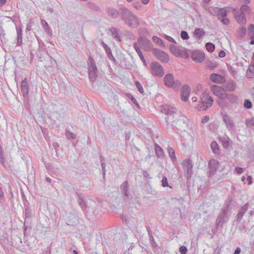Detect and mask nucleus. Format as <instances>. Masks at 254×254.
Instances as JSON below:
<instances>
[{
    "mask_svg": "<svg viewBox=\"0 0 254 254\" xmlns=\"http://www.w3.org/2000/svg\"><path fill=\"white\" fill-rule=\"evenodd\" d=\"M232 201L227 200L221 209L216 220V226L217 228L222 227L223 224L228 220L229 212L232 209Z\"/></svg>",
    "mask_w": 254,
    "mask_h": 254,
    "instance_id": "obj_1",
    "label": "nucleus"
},
{
    "mask_svg": "<svg viewBox=\"0 0 254 254\" xmlns=\"http://www.w3.org/2000/svg\"><path fill=\"white\" fill-rule=\"evenodd\" d=\"M121 15L124 22L131 28L137 27L139 22L137 16L126 7L121 8Z\"/></svg>",
    "mask_w": 254,
    "mask_h": 254,
    "instance_id": "obj_2",
    "label": "nucleus"
},
{
    "mask_svg": "<svg viewBox=\"0 0 254 254\" xmlns=\"http://www.w3.org/2000/svg\"><path fill=\"white\" fill-rule=\"evenodd\" d=\"M200 99V103L196 107L199 111H204L210 108L214 101L213 98L206 92L201 94Z\"/></svg>",
    "mask_w": 254,
    "mask_h": 254,
    "instance_id": "obj_3",
    "label": "nucleus"
},
{
    "mask_svg": "<svg viewBox=\"0 0 254 254\" xmlns=\"http://www.w3.org/2000/svg\"><path fill=\"white\" fill-rule=\"evenodd\" d=\"M87 64L88 66L89 79L93 82L96 80L97 77L98 70L94 60L92 57L90 56L89 57V62Z\"/></svg>",
    "mask_w": 254,
    "mask_h": 254,
    "instance_id": "obj_4",
    "label": "nucleus"
},
{
    "mask_svg": "<svg viewBox=\"0 0 254 254\" xmlns=\"http://www.w3.org/2000/svg\"><path fill=\"white\" fill-rule=\"evenodd\" d=\"M211 92L220 99L225 100L228 97V94L222 87L218 85H212L211 86Z\"/></svg>",
    "mask_w": 254,
    "mask_h": 254,
    "instance_id": "obj_5",
    "label": "nucleus"
},
{
    "mask_svg": "<svg viewBox=\"0 0 254 254\" xmlns=\"http://www.w3.org/2000/svg\"><path fill=\"white\" fill-rule=\"evenodd\" d=\"M150 70L153 76L161 77L164 73L163 67L157 62H152L151 64Z\"/></svg>",
    "mask_w": 254,
    "mask_h": 254,
    "instance_id": "obj_6",
    "label": "nucleus"
},
{
    "mask_svg": "<svg viewBox=\"0 0 254 254\" xmlns=\"http://www.w3.org/2000/svg\"><path fill=\"white\" fill-rule=\"evenodd\" d=\"M165 85L168 87H174L181 85V83L179 80L175 81L174 76L172 73L167 74L164 78Z\"/></svg>",
    "mask_w": 254,
    "mask_h": 254,
    "instance_id": "obj_7",
    "label": "nucleus"
},
{
    "mask_svg": "<svg viewBox=\"0 0 254 254\" xmlns=\"http://www.w3.org/2000/svg\"><path fill=\"white\" fill-rule=\"evenodd\" d=\"M170 49L172 53L176 56L188 59L189 57V51L187 49L181 50L174 46H171Z\"/></svg>",
    "mask_w": 254,
    "mask_h": 254,
    "instance_id": "obj_8",
    "label": "nucleus"
},
{
    "mask_svg": "<svg viewBox=\"0 0 254 254\" xmlns=\"http://www.w3.org/2000/svg\"><path fill=\"white\" fill-rule=\"evenodd\" d=\"M184 171L185 172V175L188 179L190 178L192 175V167L193 164L190 160H186L183 161L182 164Z\"/></svg>",
    "mask_w": 254,
    "mask_h": 254,
    "instance_id": "obj_9",
    "label": "nucleus"
},
{
    "mask_svg": "<svg viewBox=\"0 0 254 254\" xmlns=\"http://www.w3.org/2000/svg\"><path fill=\"white\" fill-rule=\"evenodd\" d=\"M138 44L139 47L146 51H149L152 47L151 42L144 37H140L138 39Z\"/></svg>",
    "mask_w": 254,
    "mask_h": 254,
    "instance_id": "obj_10",
    "label": "nucleus"
},
{
    "mask_svg": "<svg viewBox=\"0 0 254 254\" xmlns=\"http://www.w3.org/2000/svg\"><path fill=\"white\" fill-rule=\"evenodd\" d=\"M153 52L155 56L161 62L163 63H168L169 62V56L164 52L158 49H154Z\"/></svg>",
    "mask_w": 254,
    "mask_h": 254,
    "instance_id": "obj_11",
    "label": "nucleus"
},
{
    "mask_svg": "<svg viewBox=\"0 0 254 254\" xmlns=\"http://www.w3.org/2000/svg\"><path fill=\"white\" fill-rule=\"evenodd\" d=\"M222 118L227 128L229 131H233L235 127L232 118L227 114H222Z\"/></svg>",
    "mask_w": 254,
    "mask_h": 254,
    "instance_id": "obj_12",
    "label": "nucleus"
},
{
    "mask_svg": "<svg viewBox=\"0 0 254 254\" xmlns=\"http://www.w3.org/2000/svg\"><path fill=\"white\" fill-rule=\"evenodd\" d=\"M204 54L199 51H194L191 54L192 59L197 63L202 62L204 60Z\"/></svg>",
    "mask_w": 254,
    "mask_h": 254,
    "instance_id": "obj_13",
    "label": "nucleus"
},
{
    "mask_svg": "<svg viewBox=\"0 0 254 254\" xmlns=\"http://www.w3.org/2000/svg\"><path fill=\"white\" fill-rule=\"evenodd\" d=\"M176 111L175 107L168 105H164L161 107V112L167 115H172L176 112Z\"/></svg>",
    "mask_w": 254,
    "mask_h": 254,
    "instance_id": "obj_14",
    "label": "nucleus"
},
{
    "mask_svg": "<svg viewBox=\"0 0 254 254\" xmlns=\"http://www.w3.org/2000/svg\"><path fill=\"white\" fill-rule=\"evenodd\" d=\"M209 166V173L210 175H213L216 172L218 167V162L215 159L210 160L208 163Z\"/></svg>",
    "mask_w": 254,
    "mask_h": 254,
    "instance_id": "obj_15",
    "label": "nucleus"
},
{
    "mask_svg": "<svg viewBox=\"0 0 254 254\" xmlns=\"http://www.w3.org/2000/svg\"><path fill=\"white\" fill-rule=\"evenodd\" d=\"M210 79L211 81L218 84L222 83L225 81V78L223 76L216 73L211 74Z\"/></svg>",
    "mask_w": 254,
    "mask_h": 254,
    "instance_id": "obj_16",
    "label": "nucleus"
},
{
    "mask_svg": "<svg viewBox=\"0 0 254 254\" xmlns=\"http://www.w3.org/2000/svg\"><path fill=\"white\" fill-rule=\"evenodd\" d=\"M235 11L234 17L237 22L240 24L243 25L246 23L247 19L245 14L240 13L236 11V9H234Z\"/></svg>",
    "mask_w": 254,
    "mask_h": 254,
    "instance_id": "obj_17",
    "label": "nucleus"
},
{
    "mask_svg": "<svg viewBox=\"0 0 254 254\" xmlns=\"http://www.w3.org/2000/svg\"><path fill=\"white\" fill-rule=\"evenodd\" d=\"M78 223V216L75 213H70L67 217V224L74 225Z\"/></svg>",
    "mask_w": 254,
    "mask_h": 254,
    "instance_id": "obj_18",
    "label": "nucleus"
},
{
    "mask_svg": "<svg viewBox=\"0 0 254 254\" xmlns=\"http://www.w3.org/2000/svg\"><path fill=\"white\" fill-rule=\"evenodd\" d=\"M190 93V88L188 86L184 85L181 90V99L183 101L186 102L188 100Z\"/></svg>",
    "mask_w": 254,
    "mask_h": 254,
    "instance_id": "obj_19",
    "label": "nucleus"
},
{
    "mask_svg": "<svg viewBox=\"0 0 254 254\" xmlns=\"http://www.w3.org/2000/svg\"><path fill=\"white\" fill-rule=\"evenodd\" d=\"M111 33V36L115 40L120 42L121 41V36L119 34V30L115 27H111L109 29Z\"/></svg>",
    "mask_w": 254,
    "mask_h": 254,
    "instance_id": "obj_20",
    "label": "nucleus"
},
{
    "mask_svg": "<svg viewBox=\"0 0 254 254\" xmlns=\"http://www.w3.org/2000/svg\"><path fill=\"white\" fill-rule=\"evenodd\" d=\"M248 209V204L246 203L241 207L237 215V221L240 222L242 220L243 216L246 213Z\"/></svg>",
    "mask_w": 254,
    "mask_h": 254,
    "instance_id": "obj_21",
    "label": "nucleus"
},
{
    "mask_svg": "<svg viewBox=\"0 0 254 254\" xmlns=\"http://www.w3.org/2000/svg\"><path fill=\"white\" fill-rule=\"evenodd\" d=\"M17 32V42L16 45L19 46L21 45L22 42V30L21 26L16 27Z\"/></svg>",
    "mask_w": 254,
    "mask_h": 254,
    "instance_id": "obj_22",
    "label": "nucleus"
},
{
    "mask_svg": "<svg viewBox=\"0 0 254 254\" xmlns=\"http://www.w3.org/2000/svg\"><path fill=\"white\" fill-rule=\"evenodd\" d=\"M21 90L23 96H26L27 95L29 92V88L28 84L26 79L23 80L21 82Z\"/></svg>",
    "mask_w": 254,
    "mask_h": 254,
    "instance_id": "obj_23",
    "label": "nucleus"
},
{
    "mask_svg": "<svg viewBox=\"0 0 254 254\" xmlns=\"http://www.w3.org/2000/svg\"><path fill=\"white\" fill-rule=\"evenodd\" d=\"M106 12L108 15L113 18H117L119 15V12L118 10L114 8L108 7L106 9Z\"/></svg>",
    "mask_w": 254,
    "mask_h": 254,
    "instance_id": "obj_24",
    "label": "nucleus"
},
{
    "mask_svg": "<svg viewBox=\"0 0 254 254\" xmlns=\"http://www.w3.org/2000/svg\"><path fill=\"white\" fill-rule=\"evenodd\" d=\"M225 87L228 91H233L236 89V85L234 81H231L225 84Z\"/></svg>",
    "mask_w": 254,
    "mask_h": 254,
    "instance_id": "obj_25",
    "label": "nucleus"
},
{
    "mask_svg": "<svg viewBox=\"0 0 254 254\" xmlns=\"http://www.w3.org/2000/svg\"><path fill=\"white\" fill-rule=\"evenodd\" d=\"M194 35L197 39H200L202 37L204 36L205 33L204 30L202 28H196L195 29Z\"/></svg>",
    "mask_w": 254,
    "mask_h": 254,
    "instance_id": "obj_26",
    "label": "nucleus"
},
{
    "mask_svg": "<svg viewBox=\"0 0 254 254\" xmlns=\"http://www.w3.org/2000/svg\"><path fill=\"white\" fill-rule=\"evenodd\" d=\"M121 191L126 197H128V183L127 181H125L121 186Z\"/></svg>",
    "mask_w": 254,
    "mask_h": 254,
    "instance_id": "obj_27",
    "label": "nucleus"
},
{
    "mask_svg": "<svg viewBox=\"0 0 254 254\" xmlns=\"http://www.w3.org/2000/svg\"><path fill=\"white\" fill-rule=\"evenodd\" d=\"M211 149L212 152L215 154H219L220 152L219 148L217 143L213 141L211 142L210 144Z\"/></svg>",
    "mask_w": 254,
    "mask_h": 254,
    "instance_id": "obj_28",
    "label": "nucleus"
},
{
    "mask_svg": "<svg viewBox=\"0 0 254 254\" xmlns=\"http://www.w3.org/2000/svg\"><path fill=\"white\" fill-rule=\"evenodd\" d=\"M167 151L172 161L173 162L176 161V157L174 150L171 147L168 146Z\"/></svg>",
    "mask_w": 254,
    "mask_h": 254,
    "instance_id": "obj_29",
    "label": "nucleus"
},
{
    "mask_svg": "<svg viewBox=\"0 0 254 254\" xmlns=\"http://www.w3.org/2000/svg\"><path fill=\"white\" fill-rule=\"evenodd\" d=\"M227 11L224 8H219V10H218L216 16L218 17V19L220 20L221 18L223 17V16H227Z\"/></svg>",
    "mask_w": 254,
    "mask_h": 254,
    "instance_id": "obj_30",
    "label": "nucleus"
},
{
    "mask_svg": "<svg viewBox=\"0 0 254 254\" xmlns=\"http://www.w3.org/2000/svg\"><path fill=\"white\" fill-rule=\"evenodd\" d=\"M155 151L156 155L158 157H161L163 156L164 151H163L162 148L157 144L155 145Z\"/></svg>",
    "mask_w": 254,
    "mask_h": 254,
    "instance_id": "obj_31",
    "label": "nucleus"
},
{
    "mask_svg": "<svg viewBox=\"0 0 254 254\" xmlns=\"http://www.w3.org/2000/svg\"><path fill=\"white\" fill-rule=\"evenodd\" d=\"M78 203H79L80 207H81L82 210L84 211L85 214L86 215V204L85 203V201H84V200L83 198L79 197L78 198Z\"/></svg>",
    "mask_w": 254,
    "mask_h": 254,
    "instance_id": "obj_32",
    "label": "nucleus"
},
{
    "mask_svg": "<svg viewBox=\"0 0 254 254\" xmlns=\"http://www.w3.org/2000/svg\"><path fill=\"white\" fill-rule=\"evenodd\" d=\"M246 125L247 127L251 129H254V118L248 119L246 121Z\"/></svg>",
    "mask_w": 254,
    "mask_h": 254,
    "instance_id": "obj_33",
    "label": "nucleus"
},
{
    "mask_svg": "<svg viewBox=\"0 0 254 254\" xmlns=\"http://www.w3.org/2000/svg\"><path fill=\"white\" fill-rule=\"evenodd\" d=\"M251 11V8L247 5H243L241 7V13L245 14Z\"/></svg>",
    "mask_w": 254,
    "mask_h": 254,
    "instance_id": "obj_34",
    "label": "nucleus"
},
{
    "mask_svg": "<svg viewBox=\"0 0 254 254\" xmlns=\"http://www.w3.org/2000/svg\"><path fill=\"white\" fill-rule=\"evenodd\" d=\"M100 162H101V165L102 169V173L103 177H105L106 174V165L105 163V159L103 156L100 157Z\"/></svg>",
    "mask_w": 254,
    "mask_h": 254,
    "instance_id": "obj_35",
    "label": "nucleus"
},
{
    "mask_svg": "<svg viewBox=\"0 0 254 254\" xmlns=\"http://www.w3.org/2000/svg\"><path fill=\"white\" fill-rule=\"evenodd\" d=\"M218 10H219V8L217 7H210L208 8L209 13L214 16H216Z\"/></svg>",
    "mask_w": 254,
    "mask_h": 254,
    "instance_id": "obj_36",
    "label": "nucleus"
},
{
    "mask_svg": "<svg viewBox=\"0 0 254 254\" xmlns=\"http://www.w3.org/2000/svg\"><path fill=\"white\" fill-rule=\"evenodd\" d=\"M205 47L207 51L209 52H212L215 49L214 45L211 43H207L205 45Z\"/></svg>",
    "mask_w": 254,
    "mask_h": 254,
    "instance_id": "obj_37",
    "label": "nucleus"
},
{
    "mask_svg": "<svg viewBox=\"0 0 254 254\" xmlns=\"http://www.w3.org/2000/svg\"><path fill=\"white\" fill-rule=\"evenodd\" d=\"M45 32L50 36L52 37V31L50 27H49L48 24H45V26L43 27Z\"/></svg>",
    "mask_w": 254,
    "mask_h": 254,
    "instance_id": "obj_38",
    "label": "nucleus"
},
{
    "mask_svg": "<svg viewBox=\"0 0 254 254\" xmlns=\"http://www.w3.org/2000/svg\"><path fill=\"white\" fill-rule=\"evenodd\" d=\"M152 40L154 42L159 46L162 45L164 43L163 40L155 36L152 37Z\"/></svg>",
    "mask_w": 254,
    "mask_h": 254,
    "instance_id": "obj_39",
    "label": "nucleus"
},
{
    "mask_svg": "<svg viewBox=\"0 0 254 254\" xmlns=\"http://www.w3.org/2000/svg\"><path fill=\"white\" fill-rule=\"evenodd\" d=\"M32 212L31 210L28 207L25 208L24 215L25 218L30 217L32 216Z\"/></svg>",
    "mask_w": 254,
    "mask_h": 254,
    "instance_id": "obj_40",
    "label": "nucleus"
},
{
    "mask_svg": "<svg viewBox=\"0 0 254 254\" xmlns=\"http://www.w3.org/2000/svg\"><path fill=\"white\" fill-rule=\"evenodd\" d=\"M227 69L230 74L232 75L233 77H236L237 75V71L234 69V68L230 65H227Z\"/></svg>",
    "mask_w": 254,
    "mask_h": 254,
    "instance_id": "obj_41",
    "label": "nucleus"
},
{
    "mask_svg": "<svg viewBox=\"0 0 254 254\" xmlns=\"http://www.w3.org/2000/svg\"><path fill=\"white\" fill-rule=\"evenodd\" d=\"M244 106L246 109H251L252 107V103L250 100L247 99L244 102Z\"/></svg>",
    "mask_w": 254,
    "mask_h": 254,
    "instance_id": "obj_42",
    "label": "nucleus"
},
{
    "mask_svg": "<svg viewBox=\"0 0 254 254\" xmlns=\"http://www.w3.org/2000/svg\"><path fill=\"white\" fill-rule=\"evenodd\" d=\"M65 134L68 139H75L76 137V135L69 131H66Z\"/></svg>",
    "mask_w": 254,
    "mask_h": 254,
    "instance_id": "obj_43",
    "label": "nucleus"
},
{
    "mask_svg": "<svg viewBox=\"0 0 254 254\" xmlns=\"http://www.w3.org/2000/svg\"><path fill=\"white\" fill-rule=\"evenodd\" d=\"M231 102H235L237 100V97L234 94H228V97L227 98Z\"/></svg>",
    "mask_w": 254,
    "mask_h": 254,
    "instance_id": "obj_44",
    "label": "nucleus"
},
{
    "mask_svg": "<svg viewBox=\"0 0 254 254\" xmlns=\"http://www.w3.org/2000/svg\"><path fill=\"white\" fill-rule=\"evenodd\" d=\"M181 37L183 40H188L189 39V36L188 33L185 31H182L181 33Z\"/></svg>",
    "mask_w": 254,
    "mask_h": 254,
    "instance_id": "obj_45",
    "label": "nucleus"
},
{
    "mask_svg": "<svg viewBox=\"0 0 254 254\" xmlns=\"http://www.w3.org/2000/svg\"><path fill=\"white\" fill-rule=\"evenodd\" d=\"M228 137H221V140L223 143V145L224 147H227L229 145V141H228Z\"/></svg>",
    "mask_w": 254,
    "mask_h": 254,
    "instance_id": "obj_46",
    "label": "nucleus"
},
{
    "mask_svg": "<svg viewBox=\"0 0 254 254\" xmlns=\"http://www.w3.org/2000/svg\"><path fill=\"white\" fill-rule=\"evenodd\" d=\"M0 162L5 168H6V166L4 164V159L2 154L1 148H0Z\"/></svg>",
    "mask_w": 254,
    "mask_h": 254,
    "instance_id": "obj_47",
    "label": "nucleus"
},
{
    "mask_svg": "<svg viewBox=\"0 0 254 254\" xmlns=\"http://www.w3.org/2000/svg\"><path fill=\"white\" fill-rule=\"evenodd\" d=\"M220 20L224 24L228 25L230 23L229 19L227 17V16H223V17L221 18Z\"/></svg>",
    "mask_w": 254,
    "mask_h": 254,
    "instance_id": "obj_48",
    "label": "nucleus"
},
{
    "mask_svg": "<svg viewBox=\"0 0 254 254\" xmlns=\"http://www.w3.org/2000/svg\"><path fill=\"white\" fill-rule=\"evenodd\" d=\"M162 186L163 187H170L169 186V184L168 183V180H167V178L166 177H163V178H162Z\"/></svg>",
    "mask_w": 254,
    "mask_h": 254,
    "instance_id": "obj_49",
    "label": "nucleus"
},
{
    "mask_svg": "<svg viewBox=\"0 0 254 254\" xmlns=\"http://www.w3.org/2000/svg\"><path fill=\"white\" fill-rule=\"evenodd\" d=\"M135 85L140 93H143L144 92L143 88L141 84L138 81L135 82Z\"/></svg>",
    "mask_w": 254,
    "mask_h": 254,
    "instance_id": "obj_50",
    "label": "nucleus"
},
{
    "mask_svg": "<svg viewBox=\"0 0 254 254\" xmlns=\"http://www.w3.org/2000/svg\"><path fill=\"white\" fill-rule=\"evenodd\" d=\"M137 54L138 55L140 60L142 61V62H143V64L145 65V66H146L147 65V64L146 63V61H145V59L143 57V56L141 53V51L137 53Z\"/></svg>",
    "mask_w": 254,
    "mask_h": 254,
    "instance_id": "obj_51",
    "label": "nucleus"
},
{
    "mask_svg": "<svg viewBox=\"0 0 254 254\" xmlns=\"http://www.w3.org/2000/svg\"><path fill=\"white\" fill-rule=\"evenodd\" d=\"M248 31L252 35H254V24H251L248 28Z\"/></svg>",
    "mask_w": 254,
    "mask_h": 254,
    "instance_id": "obj_52",
    "label": "nucleus"
},
{
    "mask_svg": "<svg viewBox=\"0 0 254 254\" xmlns=\"http://www.w3.org/2000/svg\"><path fill=\"white\" fill-rule=\"evenodd\" d=\"M188 249L185 246H181L180 248V252L181 254H186Z\"/></svg>",
    "mask_w": 254,
    "mask_h": 254,
    "instance_id": "obj_53",
    "label": "nucleus"
},
{
    "mask_svg": "<svg viewBox=\"0 0 254 254\" xmlns=\"http://www.w3.org/2000/svg\"><path fill=\"white\" fill-rule=\"evenodd\" d=\"M209 120V117L208 116H205L201 119V123L202 124H205L207 123Z\"/></svg>",
    "mask_w": 254,
    "mask_h": 254,
    "instance_id": "obj_54",
    "label": "nucleus"
},
{
    "mask_svg": "<svg viewBox=\"0 0 254 254\" xmlns=\"http://www.w3.org/2000/svg\"><path fill=\"white\" fill-rule=\"evenodd\" d=\"M165 37L168 41L173 43H176L175 40L172 37L165 35Z\"/></svg>",
    "mask_w": 254,
    "mask_h": 254,
    "instance_id": "obj_55",
    "label": "nucleus"
},
{
    "mask_svg": "<svg viewBox=\"0 0 254 254\" xmlns=\"http://www.w3.org/2000/svg\"><path fill=\"white\" fill-rule=\"evenodd\" d=\"M235 170V171L239 174H241L243 172V169L239 167H236Z\"/></svg>",
    "mask_w": 254,
    "mask_h": 254,
    "instance_id": "obj_56",
    "label": "nucleus"
},
{
    "mask_svg": "<svg viewBox=\"0 0 254 254\" xmlns=\"http://www.w3.org/2000/svg\"><path fill=\"white\" fill-rule=\"evenodd\" d=\"M139 47V45L138 44V42L137 43H135L133 44V47H134V49L135 50L136 52H137V53L138 52L141 51Z\"/></svg>",
    "mask_w": 254,
    "mask_h": 254,
    "instance_id": "obj_57",
    "label": "nucleus"
},
{
    "mask_svg": "<svg viewBox=\"0 0 254 254\" xmlns=\"http://www.w3.org/2000/svg\"><path fill=\"white\" fill-rule=\"evenodd\" d=\"M149 241L153 247H156L157 246V244L155 242L153 237L152 239L151 238V237H149Z\"/></svg>",
    "mask_w": 254,
    "mask_h": 254,
    "instance_id": "obj_58",
    "label": "nucleus"
},
{
    "mask_svg": "<svg viewBox=\"0 0 254 254\" xmlns=\"http://www.w3.org/2000/svg\"><path fill=\"white\" fill-rule=\"evenodd\" d=\"M146 230H147V231L148 232V235H149V237H151V238L152 239H153V235H152V232H151V230L150 228L149 227H146Z\"/></svg>",
    "mask_w": 254,
    "mask_h": 254,
    "instance_id": "obj_59",
    "label": "nucleus"
},
{
    "mask_svg": "<svg viewBox=\"0 0 254 254\" xmlns=\"http://www.w3.org/2000/svg\"><path fill=\"white\" fill-rule=\"evenodd\" d=\"M107 56H108V58H109L110 60H111V61H113L114 63L116 62V60H115V59L114 58V56H113V54H112V53H110V54H109V55H107Z\"/></svg>",
    "mask_w": 254,
    "mask_h": 254,
    "instance_id": "obj_60",
    "label": "nucleus"
},
{
    "mask_svg": "<svg viewBox=\"0 0 254 254\" xmlns=\"http://www.w3.org/2000/svg\"><path fill=\"white\" fill-rule=\"evenodd\" d=\"M246 28L244 27H242L240 29V33L242 34L245 35L246 33Z\"/></svg>",
    "mask_w": 254,
    "mask_h": 254,
    "instance_id": "obj_61",
    "label": "nucleus"
},
{
    "mask_svg": "<svg viewBox=\"0 0 254 254\" xmlns=\"http://www.w3.org/2000/svg\"><path fill=\"white\" fill-rule=\"evenodd\" d=\"M32 26V22H30L28 23H27V25H26V30H28V31L31 30Z\"/></svg>",
    "mask_w": 254,
    "mask_h": 254,
    "instance_id": "obj_62",
    "label": "nucleus"
},
{
    "mask_svg": "<svg viewBox=\"0 0 254 254\" xmlns=\"http://www.w3.org/2000/svg\"><path fill=\"white\" fill-rule=\"evenodd\" d=\"M43 254H51V249L49 247L44 250Z\"/></svg>",
    "mask_w": 254,
    "mask_h": 254,
    "instance_id": "obj_63",
    "label": "nucleus"
},
{
    "mask_svg": "<svg viewBox=\"0 0 254 254\" xmlns=\"http://www.w3.org/2000/svg\"><path fill=\"white\" fill-rule=\"evenodd\" d=\"M249 70L250 72H252L254 74V64H251L249 68Z\"/></svg>",
    "mask_w": 254,
    "mask_h": 254,
    "instance_id": "obj_64",
    "label": "nucleus"
}]
</instances>
